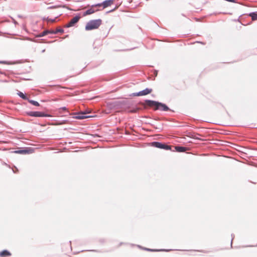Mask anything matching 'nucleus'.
Returning a JSON list of instances; mask_svg holds the SVG:
<instances>
[{
  "label": "nucleus",
  "mask_w": 257,
  "mask_h": 257,
  "mask_svg": "<svg viewBox=\"0 0 257 257\" xmlns=\"http://www.w3.org/2000/svg\"><path fill=\"white\" fill-rule=\"evenodd\" d=\"M145 104L146 106L153 108L155 110L160 109L161 110L167 111L169 110L168 107L165 104L153 100H147L145 101Z\"/></svg>",
  "instance_id": "obj_1"
},
{
  "label": "nucleus",
  "mask_w": 257,
  "mask_h": 257,
  "mask_svg": "<svg viewBox=\"0 0 257 257\" xmlns=\"http://www.w3.org/2000/svg\"><path fill=\"white\" fill-rule=\"evenodd\" d=\"M102 24L101 19L93 20L89 21L85 26L86 31H90L98 29Z\"/></svg>",
  "instance_id": "obj_2"
},
{
  "label": "nucleus",
  "mask_w": 257,
  "mask_h": 257,
  "mask_svg": "<svg viewBox=\"0 0 257 257\" xmlns=\"http://www.w3.org/2000/svg\"><path fill=\"white\" fill-rule=\"evenodd\" d=\"M29 115L35 117H49L50 115L45 114L40 111H31L29 113Z\"/></svg>",
  "instance_id": "obj_3"
},
{
  "label": "nucleus",
  "mask_w": 257,
  "mask_h": 257,
  "mask_svg": "<svg viewBox=\"0 0 257 257\" xmlns=\"http://www.w3.org/2000/svg\"><path fill=\"white\" fill-rule=\"evenodd\" d=\"M152 92V89L146 88V89H145L141 91H140L139 92L133 93V96H140L146 95L147 94L151 93Z\"/></svg>",
  "instance_id": "obj_4"
},
{
  "label": "nucleus",
  "mask_w": 257,
  "mask_h": 257,
  "mask_svg": "<svg viewBox=\"0 0 257 257\" xmlns=\"http://www.w3.org/2000/svg\"><path fill=\"white\" fill-rule=\"evenodd\" d=\"M80 19V17L79 16H75L73 18H72L70 21L66 25V27L69 28L73 26L75 24H76Z\"/></svg>",
  "instance_id": "obj_5"
},
{
  "label": "nucleus",
  "mask_w": 257,
  "mask_h": 257,
  "mask_svg": "<svg viewBox=\"0 0 257 257\" xmlns=\"http://www.w3.org/2000/svg\"><path fill=\"white\" fill-rule=\"evenodd\" d=\"M113 2V0H106L103 2L102 4L95 5V6L100 7L102 6L103 8H105L112 5Z\"/></svg>",
  "instance_id": "obj_6"
},
{
  "label": "nucleus",
  "mask_w": 257,
  "mask_h": 257,
  "mask_svg": "<svg viewBox=\"0 0 257 257\" xmlns=\"http://www.w3.org/2000/svg\"><path fill=\"white\" fill-rule=\"evenodd\" d=\"M96 7L97 6H95V5L92 6L91 8H90L89 9L87 10L86 12L83 13V16L85 17L87 15L92 14L95 12H96L97 10L94 9V8Z\"/></svg>",
  "instance_id": "obj_7"
},
{
  "label": "nucleus",
  "mask_w": 257,
  "mask_h": 257,
  "mask_svg": "<svg viewBox=\"0 0 257 257\" xmlns=\"http://www.w3.org/2000/svg\"><path fill=\"white\" fill-rule=\"evenodd\" d=\"M153 144L154 146L160 149H164L166 150L170 149V147L169 146L166 145L165 144H161L159 142H154Z\"/></svg>",
  "instance_id": "obj_8"
},
{
  "label": "nucleus",
  "mask_w": 257,
  "mask_h": 257,
  "mask_svg": "<svg viewBox=\"0 0 257 257\" xmlns=\"http://www.w3.org/2000/svg\"><path fill=\"white\" fill-rule=\"evenodd\" d=\"M85 114V113H83V112L78 113L75 117V118H76V119H84V118H88V117H89L88 116H85L84 115Z\"/></svg>",
  "instance_id": "obj_9"
},
{
  "label": "nucleus",
  "mask_w": 257,
  "mask_h": 257,
  "mask_svg": "<svg viewBox=\"0 0 257 257\" xmlns=\"http://www.w3.org/2000/svg\"><path fill=\"white\" fill-rule=\"evenodd\" d=\"M11 253L8 250H5L0 252V256L2 257L10 256Z\"/></svg>",
  "instance_id": "obj_10"
},
{
  "label": "nucleus",
  "mask_w": 257,
  "mask_h": 257,
  "mask_svg": "<svg viewBox=\"0 0 257 257\" xmlns=\"http://www.w3.org/2000/svg\"><path fill=\"white\" fill-rule=\"evenodd\" d=\"M15 153H18V154H25L29 153V150H27V149L20 150L15 151Z\"/></svg>",
  "instance_id": "obj_11"
},
{
  "label": "nucleus",
  "mask_w": 257,
  "mask_h": 257,
  "mask_svg": "<svg viewBox=\"0 0 257 257\" xmlns=\"http://www.w3.org/2000/svg\"><path fill=\"white\" fill-rule=\"evenodd\" d=\"M249 16L251 17L252 20L255 21L257 20V14L255 13H250Z\"/></svg>",
  "instance_id": "obj_12"
},
{
  "label": "nucleus",
  "mask_w": 257,
  "mask_h": 257,
  "mask_svg": "<svg viewBox=\"0 0 257 257\" xmlns=\"http://www.w3.org/2000/svg\"><path fill=\"white\" fill-rule=\"evenodd\" d=\"M176 149L177 151L180 152H183L186 151V148L183 147H177Z\"/></svg>",
  "instance_id": "obj_13"
},
{
  "label": "nucleus",
  "mask_w": 257,
  "mask_h": 257,
  "mask_svg": "<svg viewBox=\"0 0 257 257\" xmlns=\"http://www.w3.org/2000/svg\"><path fill=\"white\" fill-rule=\"evenodd\" d=\"M29 101L30 103H31L32 104H33L35 106H39L40 105L39 103L37 101H34L33 100H29Z\"/></svg>",
  "instance_id": "obj_14"
},
{
  "label": "nucleus",
  "mask_w": 257,
  "mask_h": 257,
  "mask_svg": "<svg viewBox=\"0 0 257 257\" xmlns=\"http://www.w3.org/2000/svg\"><path fill=\"white\" fill-rule=\"evenodd\" d=\"M49 33V32L48 31H45L42 33H41L39 35V37H43L45 35H46L47 34Z\"/></svg>",
  "instance_id": "obj_15"
},
{
  "label": "nucleus",
  "mask_w": 257,
  "mask_h": 257,
  "mask_svg": "<svg viewBox=\"0 0 257 257\" xmlns=\"http://www.w3.org/2000/svg\"><path fill=\"white\" fill-rule=\"evenodd\" d=\"M18 95L24 99H27V97L22 92H19Z\"/></svg>",
  "instance_id": "obj_16"
},
{
  "label": "nucleus",
  "mask_w": 257,
  "mask_h": 257,
  "mask_svg": "<svg viewBox=\"0 0 257 257\" xmlns=\"http://www.w3.org/2000/svg\"><path fill=\"white\" fill-rule=\"evenodd\" d=\"M0 64L11 65L12 64V63L6 61H0Z\"/></svg>",
  "instance_id": "obj_17"
},
{
  "label": "nucleus",
  "mask_w": 257,
  "mask_h": 257,
  "mask_svg": "<svg viewBox=\"0 0 257 257\" xmlns=\"http://www.w3.org/2000/svg\"><path fill=\"white\" fill-rule=\"evenodd\" d=\"M190 137L192 138H193V139H199V138L197 137V136H196V135H193L192 134H190V136H189Z\"/></svg>",
  "instance_id": "obj_18"
},
{
  "label": "nucleus",
  "mask_w": 257,
  "mask_h": 257,
  "mask_svg": "<svg viewBox=\"0 0 257 257\" xmlns=\"http://www.w3.org/2000/svg\"><path fill=\"white\" fill-rule=\"evenodd\" d=\"M58 32H63V30L62 29H57L54 33H57Z\"/></svg>",
  "instance_id": "obj_19"
},
{
  "label": "nucleus",
  "mask_w": 257,
  "mask_h": 257,
  "mask_svg": "<svg viewBox=\"0 0 257 257\" xmlns=\"http://www.w3.org/2000/svg\"><path fill=\"white\" fill-rule=\"evenodd\" d=\"M138 110V109H134L130 110V112H137V111Z\"/></svg>",
  "instance_id": "obj_20"
},
{
  "label": "nucleus",
  "mask_w": 257,
  "mask_h": 257,
  "mask_svg": "<svg viewBox=\"0 0 257 257\" xmlns=\"http://www.w3.org/2000/svg\"><path fill=\"white\" fill-rule=\"evenodd\" d=\"M60 109H62L63 110H67V108L66 107H62V108H61Z\"/></svg>",
  "instance_id": "obj_21"
},
{
  "label": "nucleus",
  "mask_w": 257,
  "mask_h": 257,
  "mask_svg": "<svg viewBox=\"0 0 257 257\" xmlns=\"http://www.w3.org/2000/svg\"><path fill=\"white\" fill-rule=\"evenodd\" d=\"M48 21H51V22H52V23H53V22H55V19H54V20H51V19H49Z\"/></svg>",
  "instance_id": "obj_22"
}]
</instances>
